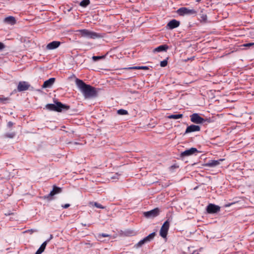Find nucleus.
Returning a JSON list of instances; mask_svg holds the SVG:
<instances>
[{"label":"nucleus","instance_id":"obj_36","mask_svg":"<svg viewBox=\"0 0 254 254\" xmlns=\"http://www.w3.org/2000/svg\"><path fill=\"white\" fill-rule=\"evenodd\" d=\"M121 174H119L118 173H116L114 176L111 177V178L112 179H118V176H119Z\"/></svg>","mask_w":254,"mask_h":254},{"label":"nucleus","instance_id":"obj_41","mask_svg":"<svg viewBox=\"0 0 254 254\" xmlns=\"http://www.w3.org/2000/svg\"><path fill=\"white\" fill-rule=\"evenodd\" d=\"M82 225L84 226H90V224H83V223H81Z\"/></svg>","mask_w":254,"mask_h":254},{"label":"nucleus","instance_id":"obj_17","mask_svg":"<svg viewBox=\"0 0 254 254\" xmlns=\"http://www.w3.org/2000/svg\"><path fill=\"white\" fill-rule=\"evenodd\" d=\"M4 22L13 25L16 23V20L13 16H9L5 17L3 20Z\"/></svg>","mask_w":254,"mask_h":254},{"label":"nucleus","instance_id":"obj_40","mask_svg":"<svg viewBox=\"0 0 254 254\" xmlns=\"http://www.w3.org/2000/svg\"><path fill=\"white\" fill-rule=\"evenodd\" d=\"M69 206V204H65V205L62 206V207L64 208H68Z\"/></svg>","mask_w":254,"mask_h":254},{"label":"nucleus","instance_id":"obj_39","mask_svg":"<svg viewBox=\"0 0 254 254\" xmlns=\"http://www.w3.org/2000/svg\"><path fill=\"white\" fill-rule=\"evenodd\" d=\"M194 57H191V58H188L187 59L185 60H184V61H185V62H188V61H189V60H193V59H194Z\"/></svg>","mask_w":254,"mask_h":254},{"label":"nucleus","instance_id":"obj_1","mask_svg":"<svg viewBox=\"0 0 254 254\" xmlns=\"http://www.w3.org/2000/svg\"><path fill=\"white\" fill-rule=\"evenodd\" d=\"M80 91L85 99H93L98 96L96 89L90 85L86 84L82 80H80Z\"/></svg>","mask_w":254,"mask_h":254},{"label":"nucleus","instance_id":"obj_44","mask_svg":"<svg viewBox=\"0 0 254 254\" xmlns=\"http://www.w3.org/2000/svg\"><path fill=\"white\" fill-rule=\"evenodd\" d=\"M53 238V235H51L50 237H49V239L48 240H49V241Z\"/></svg>","mask_w":254,"mask_h":254},{"label":"nucleus","instance_id":"obj_6","mask_svg":"<svg viewBox=\"0 0 254 254\" xmlns=\"http://www.w3.org/2000/svg\"><path fill=\"white\" fill-rule=\"evenodd\" d=\"M220 210V207L215 204L210 203L206 207V211L208 213L214 214L219 212Z\"/></svg>","mask_w":254,"mask_h":254},{"label":"nucleus","instance_id":"obj_7","mask_svg":"<svg viewBox=\"0 0 254 254\" xmlns=\"http://www.w3.org/2000/svg\"><path fill=\"white\" fill-rule=\"evenodd\" d=\"M160 210L158 208H155L151 210L144 212V216L148 218H154L159 214Z\"/></svg>","mask_w":254,"mask_h":254},{"label":"nucleus","instance_id":"obj_46","mask_svg":"<svg viewBox=\"0 0 254 254\" xmlns=\"http://www.w3.org/2000/svg\"><path fill=\"white\" fill-rule=\"evenodd\" d=\"M30 231H31V232H32L34 231V230H33L32 229H31Z\"/></svg>","mask_w":254,"mask_h":254},{"label":"nucleus","instance_id":"obj_49","mask_svg":"<svg viewBox=\"0 0 254 254\" xmlns=\"http://www.w3.org/2000/svg\"><path fill=\"white\" fill-rule=\"evenodd\" d=\"M171 167L173 168V167H175L174 166H172Z\"/></svg>","mask_w":254,"mask_h":254},{"label":"nucleus","instance_id":"obj_45","mask_svg":"<svg viewBox=\"0 0 254 254\" xmlns=\"http://www.w3.org/2000/svg\"><path fill=\"white\" fill-rule=\"evenodd\" d=\"M230 205H231V204H226V205H225V207H229Z\"/></svg>","mask_w":254,"mask_h":254},{"label":"nucleus","instance_id":"obj_4","mask_svg":"<svg viewBox=\"0 0 254 254\" xmlns=\"http://www.w3.org/2000/svg\"><path fill=\"white\" fill-rule=\"evenodd\" d=\"M170 227L169 220H166L162 225L160 230V235L163 238H166Z\"/></svg>","mask_w":254,"mask_h":254},{"label":"nucleus","instance_id":"obj_15","mask_svg":"<svg viewBox=\"0 0 254 254\" xmlns=\"http://www.w3.org/2000/svg\"><path fill=\"white\" fill-rule=\"evenodd\" d=\"M55 80H56L55 78H54V77L50 78V79L45 81L44 82V83L42 85V87L44 88L51 87L52 86L54 83Z\"/></svg>","mask_w":254,"mask_h":254},{"label":"nucleus","instance_id":"obj_31","mask_svg":"<svg viewBox=\"0 0 254 254\" xmlns=\"http://www.w3.org/2000/svg\"><path fill=\"white\" fill-rule=\"evenodd\" d=\"M168 59V58H167V59L164 60L161 62L160 66L161 67H165L167 65V64H168L167 59Z\"/></svg>","mask_w":254,"mask_h":254},{"label":"nucleus","instance_id":"obj_27","mask_svg":"<svg viewBox=\"0 0 254 254\" xmlns=\"http://www.w3.org/2000/svg\"><path fill=\"white\" fill-rule=\"evenodd\" d=\"M10 99L8 97H4L3 96L0 97V103L5 104L7 103Z\"/></svg>","mask_w":254,"mask_h":254},{"label":"nucleus","instance_id":"obj_48","mask_svg":"<svg viewBox=\"0 0 254 254\" xmlns=\"http://www.w3.org/2000/svg\"><path fill=\"white\" fill-rule=\"evenodd\" d=\"M85 235H86L84 234L82 235V237H84V236H85Z\"/></svg>","mask_w":254,"mask_h":254},{"label":"nucleus","instance_id":"obj_22","mask_svg":"<svg viewBox=\"0 0 254 254\" xmlns=\"http://www.w3.org/2000/svg\"><path fill=\"white\" fill-rule=\"evenodd\" d=\"M156 235L155 232L150 234L148 236L143 238L146 243L150 242L152 240Z\"/></svg>","mask_w":254,"mask_h":254},{"label":"nucleus","instance_id":"obj_30","mask_svg":"<svg viewBox=\"0 0 254 254\" xmlns=\"http://www.w3.org/2000/svg\"><path fill=\"white\" fill-rule=\"evenodd\" d=\"M145 243H146V242H145V241L144 240V239H143L142 240H140L136 245V247H141L143 244H144Z\"/></svg>","mask_w":254,"mask_h":254},{"label":"nucleus","instance_id":"obj_14","mask_svg":"<svg viewBox=\"0 0 254 254\" xmlns=\"http://www.w3.org/2000/svg\"><path fill=\"white\" fill-rule=\"evenodd\" d=\"M180 25V22L176 19L171 20L167 25L170 29H173L178 27Z\"/></svg>","mask_w":254,"mask_h":254},{"label":"nucleus","instance_id":"obj_23","mask_svg":"<svg viewBox=\"0 0 254 254\" xmlns=\"http://www.w3.org/2000/svg\"><path fill=\"white\" fill-rule=\"evenodd\" d=\"M126 69H144L147 70L149 68L148 66H131L128 68H127Z\"/></svg>","mask_w":254,"mask_h":254},{"label":"nucleus","instance_id":"obj_33","mask_svg":"<svg viewBox=\"0 0 254 254\" xmlns=\"http://www.w3.org/2000/svg\"><path fill=\"white\" fill-rule=\"evenodd\" d=\"M105 56H93L92 57V59L93 61H97L99 60L102 59L104 58Z\"/></svg>","mask_w":254,"mask_h":254},{"label":"nucleus","instance_id":"obj_32","mask_svg":"<svg viewBox=\"0 0 254 254\" xmlns=\"http://www.w3.org/2000/svg\"><path fill=\"white\" fill-rule=\"evenodd\" d=\"M4 136L8 138H13L15 136V133L14 132H11V133H6Z\"/></svg>","mask_w":254,"mask_h":254},{"label":"nucleus","instance_id":"obj_38","mask_svg":"<svg viewBox=\"0 0 254 254\" xmlns=\"http://www.w3.org/2000/svg\"><path fill=\"white\" fill-rule=\"evenodd\" d=\"M13 125V123L10 121V122H8V123H7V127H12Z\"/></svg>","mask_w":254,"mask_h":254},{"label":"nucleus","instance_id":"obj_13","mask_svg":"<svg viewBox=\"0 0 254 254\" xmlns=\"http://www.w3.org/2000/svg\"><path fill=\"white\" fill-rule=\"evenodd\" d=\"M61 44V42L59 41H53L49 43L47 46L46 49L47 50H54L57 48Z\"/></svg>","mask_w":254,"mask_h":254},{"label":"nucleus","instance_id":"obj_19","mask_svg":"<svg viewBox=\"0 0 254 254\" xmlns=\"http://www.w3.org/2000/svg\"><path fill=\"white\" fill-rule=\"evenodd\" d=\"M56 111L61 112L63 109H67V107L60 102L56 103Z\"/></svg>","mask_w":254,"mask_h":254},{"label":"nucleus","instance_id":"obj_18","mask_svg":"<svg viewBox=\"0 0 254 254\" xmlns=\"http://www.w3.org/2000/svg\"><path fill=\"white\" fill-rule=\"evenodd\" d=\"M49 242V240H46L41 245L40 248L36 252L35 254H41L45 250L47 243Z\"/></svg>","mask_w":254,"mask_h":254},{"label":"nucleus","instance_id":"obj_12","mask_svg":"<svg viewBox=\"0 0 254 254\" xmlns=\"http://www.w3.org/2000/svg\"><path fill=\"white\" fill-rule=\"evenodd\" d=\"M224 159H220L218 160H211L205 164V166L214 167L220 164V162L224 160Z\"/></svg>","mask_w":254,"mask_h":254},{"label":"nucleus","instance_id":"obj_35","mask_svg":"<svg viewBox=\"0 0 254 254\" xmlns=\"http://www.w3.org/2000/svg\"><path fill=\"white\" fill-rule=\"evenodd\" d=\"M254 45V43H248L246 44H244L243 45V46L245 47L250 48L251 46H253Z\"/></svg>","mask_w":254,"mask_h":254},{"label":"nucleus","instance_id":"obj_11","mask_svg":"<svg viewBox=\"0 0 254 254\" xmlns=\"http://www.w3.org/2000/svg\"><path fill=\"white\" fill-rule=\"evenodd\" d=\"M200 130V127L197 125H191L190 126H188L185 131V134L195 132V131H199Z\"/></svg>","mask_w":254,"mask_h":254},{"label":"nucleus","instance_id":"obj_34","mask_svg":"<svg viewBox=\"0 0 254 254\" xmlns=\"http://www.w3.org/2000/svg\"><path fill=\"white\" fill-rule=\"evenodd\" d=\"M110 235L105 234V233L99 234L98 235V238L99 239H100L101 237H110Z\"/></svg>","mask_w":254,"mask_h":254},{"label":"nucleus","instance_id":"obj_16","mask_svg":"<svg viewBox=\"0 0 254 254\" xmlns=\"http://www.w3.org/2000/svg\"><path fill=\"white\" fill-rule=\"evenodd\" d=\"M169 49V47L166 44L161 45L154 50V52H160L162 51H166Z\"/></svg>","mask_w":254,"mask_h":254},{"label":"nucleus","instance_id":"obj_5","mask_svg":"<svg viewBox=\"0 0 254 254\" xmlns=\"http://www.w3.org/2000/svg\"><path fill=\"white\" fill-rule=\"evenodd\" d=\"M62 191V189L61 188L58 187L56 186H53V188L52 190L51 191L50 193L47 195H45L44 196L45 199H48L49 200L52 199V197L56 194H59L61 193Z\"/></svg>","mask_w":254,"mask_h":254},{"label":"nucleus","instance_id":"obj_21","mask_svg":"<svg viewBox=\"0 0 254 254\" xmlns=\"http://www.w3.org/2000/svg\"><path fill=\"white\" fill-rule=\"evenodd\" d=\"M207 15L206 14L203 13L202 11H201L200 13L199 14V18H198L199 20L201 23H206L207 22Z\"/></svg>","mask_w":254,"mask_h":254},{"label":"nucleus","instance_id":"obj_37","mask_svg":"<svg viewBox=\"0 0 254 254\" xmlns=\"http://www.w3.org/2000/svg\"><path fill=\"white\" fill-rule=\"evenodd\" d=\"M5 48V45L0 42V50L3 49Z\"/></svg>","mask_w":254,"mask_h":254},{"label":"nucleus","instance_id":"obj_20","mask_svg":"<svg viewBox=\"0 0 254 254\" xmlns=\"http://www.w3.org/2000/svg\"><path fill=\"white\" fill-rule=\"evenodd\" d=\"M68 79L72 82V81H74L75 82L76 85H77V86L79 88V79H78V78H77L75 75L74 74H72L70 76H69L68 77Z\"/></svg>","mask_w":254,"mask_h":254},{"label":"nucleus","instance_id":"obj_9","mask_svg":"<svg viewBox=\"0 0 254 254\" xmlns=\"http://www.w3.org/2000/svg\"><path fill=\"white\" fill-rule=\"evenodd\" d=\"M190 117L191 122L195 124H202L204 121V119L197 113L192 114Z\"/></svg>","mask_w":254,"mask_h":254},{"label":"nucleus","instance_id":"obj_3","mask_svg":"<svg viewBox=\"0 0 254 254\" xmlns=\"http://www.w3.org/2000/svg\"><path fill=\"white\" fill-rule=\"evenodd\" d=\"M177 12L179 15L181 16L185 15H195L197 13L194 9H189L186 7H182L179 8Z\"/></svg>","mask_w":254,"mask_h":254},{"label":"nucleus","instance_id":"obj_47","mask_svg":"<svg viewBox=\"0 0 254 254\" xmlns=\"http://www.w3.org/2000/svg\"><path fill=\"white\" fill-rule=\"evenodd\" d=\"M199 1H200V0H196L197 2H199Z\"/></svg>","mask_w":254,"mask_h":254},{"label":"nucleus","instance_id":"obj_28","mask_svg":"<svg viewBox=\"0 0 254 254\" xmlns=\"http://www.w3.org/2000/svg\"><path fill=\"white\" fill-rule=\"evenodd\" d=\"M117 113L121 115H126L128 114V112L124 109H120L118 110Z\"/></svg>","mask_w":254,"mask_h":254},{"label":"nucleus","instance_id":"obj_25","mask_svg":"<svg viewBox=\"0 0 254 254\" xmlns=\"http://www.w3.org/2000/svg\"><path fill=\"white\" fill-rule=\"evenodd\" d=\"M46 108L50 111H56V105L54 104H48L46 105Z\"/></svg>","mask_w":254,"mask_h":254},{"label":"nucleus","instance_id":"obj_24","mask_svg":"<svg viewBox=\"0 0 254 254\" xmlns=\"http://www.w3.org/2000/svg\"><path fill=\"white\" fill-rule=\"evenodd\" d=\"M183 117V114H175V115H170L168 116V118L170 119H174L177 120L179 119L182 118Z\"/></svg>","mask_w":254,"mask_h":254},{"label":"nucleus","instance_id":"obj_29","mask_svg":"<svg viewBox=\"0 0 254 254\" xmlns=\"http://www.w3.org/2000/svg\"><path fill=\"white\" fill-rule=\"evenodd\" d=\"M91 204H93V205L94 206H95L97 208H101V209H104L105 208V207L102 206L101 204H100V203H98V202H90Z\"/></svg>","mask_w":254,"mask_h":254},{"label":"nucleus","instance_id":"obj_42","mask_svg":"<svg viewBox=\"0 0 254 254\" xmlns=\"http://www.w3.org/2000/svg\"><path fill=\"white\" fill-rule=\"evenodd\" d=\"M191 254H199L197 251H194Z\"/></svg>","mask_w":254,"mask_h":254},{"label":"nucleus","instance_id":"obj_26","mask_svg":"<svg viewBox=\"0 0 254 254\" xmlns=\"http://www.w3.org/2000/svg\"><path fill=\"white\" fill-rule=\"evenodd\" d=\"M90 3V0H82L80 1V6L86 7Z\"/></svg>","mask_w":254,"mask_h":254},{"label":"nucleus","instance_id":"obj_2","mask_svg":"<svg viewBox=\"0 0 254 254\" xmlns=\"http://www.w3.org/2000/svg\"><path fill=\"white\" fill-rule=\"evenodd\" d=\"M80 36L86 38L96 39L100 36L96 32L87 29L80 30Z\"/></svg>","mask_w":254,"mask_h":254},{"label":"nucleus","instance_id":"obj_43","mask_svg":"<svg viewBox=\"0 0 254 254\" xmlns=\"http://www.w3.org/2000/svg\"><path fill=\"white\" fill-rule=\"evenodd\" d=\"M12 214V213L7 212V213H5V215L8 216V215H11Z\"/></svg>","mask_w":254,"mask_h":254},{"label":"nucleus","instance_id":"obj_10","mask_svg":"<svg viewBox=\"0 0 254 254\" xmlns=\"http://www.w3.org/2000/svg\"><path fill=\"white\" fill-rule=\"evenodd\" d=\"M30 85L26 81H20L17 85V90L19 92L26 91L29 89Z\"/></svg>","mask_w":254,"mask_h":254},{"label":"nucleus","instance_id":"obj_8","mask_svg":"<svg viewBox=\"0 0 254 254\" xmlns=\"http://www.w3.org/2000/svg\"><path fill=\"white\" fill-rule=\"evenodd\" d=\"M199 151L196 148L191 147L189 149L186 150L185 151L181 152L180 154V157L181 158H184L186 156H189L192 155L195 153H199Z\"/></svg>","mask_w":254,"mask_h":254}]
</instances>
